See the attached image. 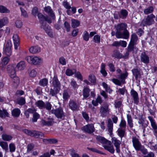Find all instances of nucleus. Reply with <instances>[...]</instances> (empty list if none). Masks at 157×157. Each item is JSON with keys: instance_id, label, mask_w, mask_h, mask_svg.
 <instances>
[{"instance_id": "f257e3e1", "label": "nucleus", "mask_w": 157, "mask_h": 157, "mask_svg": "<svg viewBox=\"0 0 157 157\" xmlns=\"http://www.w3.org/2000/svg\"><path fill=\"white\" fill-rule=\"evenodd\" d=\"M127 25L124 23L118 24L115 27L116 29V36L117 38L128 39L129 33L127 30Z\"/></svg>"}, {"instance_id": "f03ea898", "label": "nucleus", "mask_w": 157, "mask_h": 157, "mask_svg": "<svg viewBox=\"0 0 157 157\" xmlns=\"http://www.w3.org/2000/svg\"><path fill=\"white\" fill-rule=\"evenodd\" d=\"M7 70L10 78H13L12 81L14 83L17 84L19 83V79L17 77H16L14 67L12 65H9L7 67Z\"/></svg>"}, {"instance_id": "7ed1b4c3", "label": "nucleus", "mask_w": 157, "mask_h": 157, "mask_svg": "<svg viewBox=\"0 0 157 157\" xmlns=\"http://www.w3.org/2000/svg\"><path fill=\"white\" fill-rule=\"evenodd\" d=\"M155 18V16L153 14L147 15L146 17L143 19L141 22V24L143 26L150 25L154 24V19Z\"/></svg>"}, {"instance_id": "20e7f679", "label": "nucleus", "mask_w": 157, "mask_h": 157, "mask_svg": "<svg viewBox=\"0 0 157 157\" xmlns=\"http://www.w3.org/2000/svg\"><path fill=\"white\" fill-rule=\"evenodd\" d=\"M51 112L59 119H63L65 116L63 109L61 107H59L55 109H53Z\"/></svg>"}, {"instance_id": "39448f33", "label": "nucleus", "mask_w": 157, "mask_h": 157, "mask_svg": "<svg viewBox=\"0 0 157 157\" xmlns=\"http://www.w3.org/2000/svg\"><path fill=\"white\" fill-rule=\"evenodd\" d=\"M25 59L28 63L34 65L39 64L42 62L40 58L34 56H27L25 58Z\"/></svg>"}, {"instance_id": "423d86ee", "label": "nucleus", "mask_w": 157, "mask_h": 157, "mask_svg": "<svg viewBox=\"0 0 157 157\" xmlns=\"http://www.w3.org/2000/svg\"><path fill=\"white\" fill-rule=\"evenodd\" d=\"M138 40V38L137 36L135 34L133 33L131 36V38L130 42L128 45L132 48L136 50H137V48L135 45L137 44Z\"/></svg>"}, {"instance_id": "0eeeda50", "label": "nucleus", "mask_w": 157, "mask_h": 157, "mask_svg": "<svg viewBox=\"0 0 157 157\" xmlns=\"http://www.w3.org/2000/svg\"><path fill=\"white\" fill-rule=\"evenodd\" d=\"M110 109H109L108 105L107 104L104 105L101 107L100 109V113L101 116L102 117H106L109 114Z\"/></svg>"}, {"instance_id": "6e6552de", "label": "nucleus", "mask_w": 157, "mask_h": 157, "mask_svg": "<svg viewBox=\"0 0 157 157\" xmlns=\"http://www.w3.org/2000/svg\"><path fill=\"white\" fill-rule=\"evenodd\" d=\"M12 46V45L11 41L10 40H8L4 50V54L7 56H10L11 55L12 51L11 48Z\"/></svg>"}, {"instance_id": "1a4fd4ad", "label": "nucleus", "mask_w": 157, "mask_h": 157, "mask_svg": "<svg viewBox=\"0 0 157 157\" xmlns=\"http://www.w3.org/2000/svg\"><path fill=\"white\" fill-rule=\"evenodd\" d=\"M82 130L85 132L91 134L95 131V128L93 124H88L83 126Z\"/></svg>"}, {"instance_id": "9d476101", "label": "nucleus", "mask_w": 157, "mask_h": 157, "mask_svg": "<svg viewBox=\"0 0 157 157\" xmlns=\"http://www.w3.org/2000/svg\"><path fill=\"white\" fill-rule=\"evenodd\" d=\"M111 140L112 143L116 147V152L119 153L120 152V146L121 144V141L115 137L112 138Z\"/></svg>"}, {"instance_id": "9b49d317", "label": "nucleus", "mask_w": 157, "mask_h": 157, "mask_svg": "<svg viewBox=\"0 0 157 157\" xmlns=\"http://www.w3.org/2000/svg\"><path fill=\"white\" fill-rule=\"evenodd\" d=\"M132 142L133 146L135 149L136 151H139L140 148V147L142 145L138 139L135 136L132 137Z\"/></svg>"}, {"instance_id": "f8f14e48", "label": "nucleus", "mask_w": 157, "mask_h": 157, "mask_svg": "<svg viewBox=\"0 0 157 157\" xmlns=\"http://www.w3.org/2000/svg\"><path fill=\"white\" fill-rule=\"evenodd\" d=\"M116 72L117 74H120L117 75V77L118 78L121 80V81L124 80L128 77V73L127 71H126L125 73H122L121 70L119 68L117 69Z\"/></svg>"}, {"instance_id": "ddd939ff", "label": "nucleus", "mask_w": 157, "mask_h": 157, "mask_svg": "<svg viewBox=\"0 0 157 157\" xmlns=\"http://www.w3.org/2000/svg\"><path fill=\"white\" fill-rule=\"evenodd\" d=\"M130 94L134 104L137 105L139 102V98L137 93L133 89L131 90Z\"/></svg>"}, {"instance_id": "4468645a", "label": "nucleus", "mask_w": 157, "mask_h": 157, "mask_svg": "<svg viewBox=\"0 0 157 157\" xmlns=\"http://www.w3.org/2000/svg\"><path fill=\"white\" fill-rule=\"evenodd\" d=\"M52 86L54 88H56L60 89L61 84L58 79L56 75H54L52 83Z\"/></svg>"}, {"instance_id": "2eb2a0df", "label": "nucleus", "mask_w": 157, "mask_h": 157, "mask_svg": "<svg viewBox=\"0 0 157 157\" xmlns=\"http://www.w3.org/2000/svg\"><path fill=\"white\" fill-rule=\"evenodd\" d=\"M41 124L43 126H51L54 123L53 119L52 118H48L46 120H42L40 121Z\"/></svg>"}, {"instance_id": "dca6fc26", "label": "nucleus", "mask_w": 157, "mask_h": 157, "mask_svg": "<svg viewBox=\"0 0 157 157\" xmlns=\"http://www.w3.org/2000/svg\"><path fill=\"white\" fill-rule=\"evenodd\" d=\"M109 144L106 143L103 146L104 148L110 153L113 154L115 151V150L113 146L112 145L111 142L109 141Z\"/></svg>"}, {"instance_id": "f3484780", "label": "nucleus", "mask_w": 157, "mask_h": 157, "mask_svg": "<svg viewBox=\"0 0 157 157\" xmlns=\"http://www.w3.org/2000/svg\"><path fill=\"white\" fill-rule=\"evenodd\" d=\"M14 67L15 72L19 70H21L24 69L25 67V63L24 61H21L18 63L16 66L15 65H12Z\"/></svg>"}, {"instance_id": "a211bd4d", "label": "nucleus", "mask_w": 157, "mask_h": 157, "mask_svg": "<svg viewBox=\"0 0 157 157\" xmlns=\"http://www.w3.org/2000/svg\"><path fill=\"white\" fill-rule=\"evenodd\" d=\"M44 11L47 13L48 15L51 16L53 19L55 18V15L53 10L50 6L45 7L44 8Z\"/></svg>"}, {"instance_id": "6ab92c4d", "label": "nucleus", "mask_w": 157, "mask_h": 157, "mask_svg": "<svg viewBox=\"0 0 157 157\" xmlns=\"http://www.w3.org/2000/svg\"><path fill=\"white\" fill-rule=\"evenodd\" d=\"M140 59L141 62L145 64H148L149 62V58L145 52H142L140 56Z\"/></svg>"}, {"instance_id": "aec40b11", "label": "nucleus", "mask_w": 157, "mask_h": 157, "mask_svg": "<svg viewBox=\"0 0 157 157\" xmlns=\"http://www.w3.org/2000/svg\"><path fill=\"white\" fill-rule=\"evenodd\" d=\"M69 105L70 108L73 111L77 110L79 109L78 105L73 100H70Z\"/></svg>"}, {"instance_id": "412c9836", "label": "nucleus", "mask_w": 157, "mask_h": 157, "mask_svg": "<svg viewBox=\"0 0 157 157\" xmlns=\"http://www.w3.org/2000/svg\"><path fill=\"white\" fill-rule=\"evenodd\" d=\"M127 51L123 56H122V58L127 59L128 58L129 56L130 52H134L135 49L129 46L127 47L126 48Z\"/></svg>"}, {"instance_id": "4be33fe9", "label": "nucleus", "mask_w": 157, "mask_h": 157, "mask_svg": "<svg viewBox=\"0 0 157 157\" xmlns=\"http://www.w3.org/2000/svg\"><path fill=\"white\" fill-rule=\"evenodd\" d=\"M13 40L15 49H17L19 45V39L18 36L17 34H14L13 37Z\"/></svg>"}, {"instance_id": "5701e85b", "label": "nucleus", "mask_w": 157, "mask_h": 157, "mask_svg": "<svg viewBox=\"0 0 157 157\" xmlns=\"http://www.w3.org/2000/svg\"><path fill=\"white\" fill-rule=\"evenodd\" d=\"M41 28L44 29L46 33L51 37L53 36V33L52 31V30L46 26V25H41Z\"/></svg>"}, {"instance_id": "b1692460", "label": "nucleus", "mask_w": 157, "mask_h": 157, "mask_svg": "<svg viewBox=\"0 0 157 157\" xmlns=\"http://www.w3.org/2000/svg\"><path fill=\"white\" fill-rule=\"evenodd\" d=\"M128 14V11L126 10L122 9L120 11L118 15L120 18L122 19H124L126 18Z\"/></svg>"}, {"instance_id": "393cba45", "label": "nucleus", "mask_w": 157, "mask_h": 157, "mask_svg": "<svg viewBox=\"0 0 157 157\" xmlns=\"http://www.w3.org/2000/svg\"><path fill=\"white\" fill-rule=\"evenodd\" d=\"M96 139L98 141L104 145H105L106 143L109 144L110 143L109 141L100 136H97Z\"/></svg>"}, {"instance_id": "a878e982", "label": "nucleus", "mask_w": 157, "mask_h": 157, "mask_svg": "<svg viewBox=\"0 0 157 157\" xmlns=\"http://www.w3.org/2000/svg\"><path fill=\"white\" fill-rule=\"evenodd\" d=\"M37 17L40 22L41 24V25H46V23L45 22V20L46 17L44 16L42 13H40L38 14Z\"/></svg>"}, {"instance_id": "bb28decb", "label": "nucleus", "mask_w": 157, "mask_h": 157, "mask_svg": "<svg viewBox=\"0 0 157 157\" xmlns=\"http://www.w3.org/2000/svg\"><path fill=\"white\" fill-rule=\"evenodd\" d=\"M90 90L87 87H84L82 90L83 96L84 98H86L90 95Z\"/></svg>"}, {"instance_id": "cd10ccee", "label": "nucleus", "mask_w": 157, "mask_h": 157, "mask_svg": "<svg viewBox=\"0 0 157 157\" xmlns=\"http://www.w3.org/2000/svg\"><path fill=\"white\" fill-rule=\"evenodd\" d=\"M113 124L111 119H109L108 120L107 127L108 131L110 134H111L113 132Z\"/></svg>"}, {"instance_id": "c85d7f7f", "label": "nucleus", "mask_w": 157, "mask_h": 157, "mask_svg": "<svg viewBox=\"0 0 157 157\" xmlns=\"http://www.w3.org/2000/svg\"><path fill=\"white\" fill-rule=\"evenodd\" d=\"M117 134L122 140V137L124 136L125 134V129H122L121 128H119L117 130Z\"/></svg>"}, {"instance_id": "c756f323", "label": "nucleus", "mask_w": 157, "mask_h": 157, "mask_svg": "<svg viewBox=\"0 0 157 157\" xmlns=\"http://www.w3.org/2000/svg\"><path fill=\"white\" fill-rule=\"evenodd\" d=\"M9 114L6 109H0V117L2 118H5L9 117Z\"/></svg>"}, {"instance_id": "7c9ffc66", "label": "nucleus", "mask_w": 157, "mask_h": 157, "mask_svg": "<svg viewBox=\"0 0 157 157\" xmlns=\"http://www.w3.org/2000/svg\"><path fill=\"white\" fill-rule=\"evenodd\" d=\"M30 52L35 53L40 52V48L38 46H34L31 47L29 49Z\"/></svg>"}, {"instance_id": "2f4dec72", "label": "nucleus", "mask_w": 157, "mask_h": 157, "mask_svg": "<svg viewBox=\"0 0 157 157\" xmlns=\"http://www.w3.org/2000/svg\"><path fill=\"white\" fill-rule=\"evenodd\" d=\"M21 113L20 110L18 108L13 109L11 112L12 115L15 117H18Z\"/></svg>"}, {"instance_id": "473e14b6", "label": "nucleus", "mask_w": 157, "mask_h": 157, "mask_svg": "<svg viewBox=\"0 0 157 157\" xmlns=\"http://www.w3.org/2000/svg\"><path fill=\"white\" fill-rule=\"evenodd\" d=\"M112 56L115 58L120 59L122 57V55L117 50L113 51Z\"/></svg>"}, {"instance_id": "72a5a7b5", "label": "nucleus", "mask_w": 157, "mask_h": 157, "mask_svg": "<svg viewBox=\"0 0 157 157\" xmlns=\"http://www.w3.org/2000/svg\"><path fill=\"white\" fill-rule=\"evenodd\" d=\"M8 22V19L6 17L0 19V29Z\"/></svg>"}, {"instance_id": "f704fd0d", "label": "nucleus", "mask_w": 157, "mask_h": 157, "mask_svg": "<svg viewBox=\"0 0 157 157\" xmlns=\"http://www.w3.org/2000/svg\"><path fill=\"white\" fill-rule=\"evenodd\" d=\"M154 10V8L152 6H150L146 9H144V12L145 14L147 15L152 13Z\"/></svg>"}, {"instance_id": "c9c22d12", "label": "nucleus", "mask_w": 157, "mask_h": 157, "mask_svg": "<svg viewBox=\"0 0 157 157\" xmlns=\"http://www.w3.org/2000/svg\"><path fill=\"white\" fill-rule=\"evenodd\" d=\"M105 64L103 63H102L101 65V69L100 71L101 73L104 77H105L107 75V73L105 69Z\"/></svg>"}, {"instance_id": "e433bc0d", "label": "nucleus", "mask_w": 157, "mask_h": 157, "mask_svg": "<svg viewBox=\"0 0 157 157\" xmlns=\"http://www.w3.org/2000/svg\"><path fill=\"white\" fill-rule=\"evenodd\" d=\"M71 26L73 28H75L78 27L80 25V22L75 19H72L71 20Z\"/></svg>"}, {"instance_id": "4c0bfd02", "label": "nucleus", "mask_w": 157, "mask_h": 157, "mask_svg": "<svg viewBox=\"0 0 157 157\" xmlns=\"http://www.w3.org/2000/svg\"><path fill=\"white\" fill-rule=\"evenodd\" d=\"M148 118L151 122V126L153 128V129H157V125L153 118L151 116H148Z\"/></svg>"}, {"instance_id": "58836bf2", "label": "nucleus", "mask_w": 157, "mask_h": 157, "mask_svg": "<svg viewBox=\"0 0 157 157\" xmlns=\"http://www.w3.org/2000/svg\"><path fill=\"white\" fill-rule=\"evenodd\" d=\"M127 118L128 124L130 128L133 127L132 119L130 115L127 114Z\"/></svg>"}, {"instance_id": "ea45409f", "label": "nucleus", "mask_w": 157, "mask_h": 157, "mask_svg": "<svg viewBox=\"0 0 157 157\" xmlns=\"http://www.w3.org/2000/svg\"><path fill=\"white\" fill-rule=\"evenodd\" d=\"M35 104L37 107L41 109L44 108L45 103L42 100L37 101L36 102Z\"/></svg>"}, {"instance_id": "a19ab883", "label": "nucleus", "mask_w": 157, "mask_h": 157, "mask_svg": "<svg viewBox=\"0 0 157 157\" xmlns=\"http://www.w3.org/2000/svg\"><path fill=\"white\" fill-rule=\"evenodd\" d=\"M138 123L141 125L142 128L143 129L144 132L145 130V128L147 126V124L146 123L145 121L142 119L139 120Z\"/></svg>"}, {"instance_id": "79ce46f5", "label": "nucleus", "mask_w": 157, "mask_h": 157, "mask_svg": "<svg viewBox=\"0 0 157 157\" xmlns=\"http://www.w3.org/2000/svg\"><path fill=\"white\" fill-rule=\"evenodd\" d=\"M60 90V89L56 88L53 87V89L51 88L50 90V94L53 96L58 93Z\"/></svg>"}, {"instance_id": "37998d69", "label": "nucleus", "mask_w": 157, "mask_h": 157, "mask_svg": "<svg viewBox=\"0 0 157 157\" xmlns=\"http://www.w3.org/2000/svg\"><path fill=\"white\" fill-rule=\"evenodd\" d=\"M132 71L136 79H137L140 76V72L137 69H133L132 70Z\"/></svg>"}, {"instance_id": "c03bdc74", "label": "nucleus", "mask_w": 157, "mask_h": 157, "mask_svg": "<svg viewBox=\"0 0 157 157\" xmlns=\"http://www.w3.org/2000/svg\"><path fill=\"white\" fill-rule=\"evenodd\" d=\"M2 137L4 140L6 141H9L11 140L12 138V137L11 136L6 134H2Z\"/></svg>"}, {"instance_id": "a18cd8bd", "label": "nucleus", "mask_w": 157, "mask_h": 157, "mask_svg": "<svg viewBox=\"0 0 157 157\" xmlns=\"http://www.w3.org/2000/svg\"><path fill=\"white\" fill-rule=\"evenodd\" d=\"M76 72L75 69L71 70L69 69H67L66 71L65 74L68 76H70L73 75Z\"/></svg>"}, {"instance_id": "49530a36", "label": "nucleus", "mask_w": 157, "mask_h": 157, "mask_svg": "<svg viewBox=\"0 0 157 157\" xmlns=\"http://www.w3.org/2000/svg\"><path fill=\"white\" fill-rule=\"evenodd\" d=\"M48 83V80L46 78H43L40 80L39 82V84L40 85L44 86H46Z\"/></svg>"}, {"instance_id": "de8ad7c7", "label": "nucleus", "mask_w": 157, "mask_h": 157, "mask_svg": "<svg viewBox=\"0 0 157 157\" xmlns=\"http://www.w3.org/2000/svg\"><path fill=\"white\" fill-rule=\"evenodd\" d=\"M24 132L27 135L31 136H33L35 131H31L27 129H25L23 130Z\"/></svg>"}, {"instance_id": "09e8293b", "label": "nucleus", "mask_w": 157, "mask_h": 157, "mask_svg": "<svg viewBox=\"0 0 157 157\" xmlns=\"http://www.w3.org/2000/svg\"><path fill=\"white\" fill-rule=\"evenodd\" d=\"M44 135V134L42 132L35 131L33 137L36 138H40L42 137Z\"/></svg>"}, {"instance_id": "8fccbe9b", "label": "nucleus", "mask_w": 157, "mask_h": 157, "mask_svg": "<svg viewBox=\"0 0 157 157\" xmlns=\"http://www.w3.org/2000/svg\"><path fill=\"white\" fill-rule=\"evenodd\" d=\"M82 36L83 39L84 40L87 41L89 40V34L87 31H85L83 32Z\"/></svg>"}, {"instance_id": "3c124183", "label": "nucleus", "mask_w": 157, "mask_h": 157, "mask_svg": "<svg viewBox=\"0 0 157 157\" xmlns=\"http://www.w3.org/2000/svg\"><path fill=\"white\" fill-rule=\"evenodd\" d=\"M40 115L37 113L36 112L33 114V118L32 119V121L33 122H36L38 119L40 118Z\"/></svg>"}, {"instance_id": "603ef678", "label": "nucleus", "mask_w": 157, "mask_h": 157, "mask_svg": "<svg viewBox=\"0 0 157 157\" xmlns=\"http://www.w3.org/2000/svg\"><path fill=\"white\" fill-rule=\"evenodd\" d=\"M10 10L7 8L2 6H0V12L1 13H9Z\"/></svg>"}, {"instance_id": "864d4df0", "label": "nucleus", "mask_w": 157, "mask_h": 157, "mask_svg": "<svg viewBox=\"0 0 157 157\" xmlns=\"http://www.w3.org/2000/svg\"><path fill=\"white\" fill-rule=\"evenodd\" d=\"M0 146L4 150H7L8 148L7 143L5 142H0Z\"/></svg>"}, {"instance_id": "5fc2aeb1", "label": "nucleus", "mask_w": 157, "mask_h": 157, "mask_svg": "<svg viewBox=\"0 0 157 157\" xmlns=\"http://www.w3.org/2000/svg\"><path fill=\"white\" fill-rule=\"evenodd\" d=\"M112 82L115 84L121 86V82H123L124 83L125 81L123 80L122 81H120L119 79L116 78H113L112 79Z\"/></svg>"}, {"instance_id": "6e6d98bb", "label": "nucleus", "mask_w": 157, "mask_h": 157, "mask_svg": "<svg viewBox=\"0 0 157 157\" xmlns=\"http://www.w3.org/2000/svg\"><path fill=\"white\" fill-rule=\"evenodd\" d=\"M70 85L74 89H77L78 88V85L75 81L72 80L70 83Z\"/></svg>"}, {"instance_id": "4d7b16f0", "label": "nucleus", "mask_w": 157, "mask_h": 157, "mask_svg": "<svg viewBox=\"0 0 157 157\" xmlns=\"http://www.w3.org/2000/svg\"><path fill=\"white\" fill-rule=\"evenodd\" d=\"M108 65L109 68V71L110 72H114L115 71L114 65L113 63H108Z\"/></svg>"}, {"instance_id": "13d9d810", "label": "nucleus", "mask_w": 157, "mask_h": 157, "mask_svg": "<svg viewBox=\"0 0 157 157\" xmlns=\"http://www.w3.org/2000/svg\"><path fill=\"white\" fill-rule=\"evenodd\" d=\"M89 80L91 83H95L96 81L95 77L93 75H89Z\"/></svg>"}, {"instance_id": "bf43d9fd", "label": "nucleus", "mask_w": 157, "mask_h": 157, "mask_svg": "<svg viewBox=\"0 0 157 157\" xmlns=\"http://www.w3.org/2000/svg\"><path fill=\"white\" fill-rule=\"evenodd\" d=\"M52 108V105L48 102H47L46 103H45L44 107V108H45L48 110H50Z\"/></svg>"}, {"instance_id": "052dcab7", "label": "nucleus", "mask_w": 157, "mask_h": 157, "mask_svg": "<svg viewBox=\"0 0 157 157\" xmlns=\"http://www.w3.org/2000/svg\"><path fill=\"white\" fill-rule=\"evenodd\" d=\"M25 103V98L21 97L18 100V103L20 105H23Z\"/></svg>"}, {"instance_id": "680f3d73", "label": "nucleus", "mask_w": 157, "mask_h": 157, "mask_svg": "<svg viewBox=\"0 0 157 157\" xmlns=\"http://www.w3.org/2000/svg\"><path fill=\"white\" fill-rule=\"evenodd\" d=\"M64 27L67 32L70 31L71 27L67 21H65L64 23Z\"/></svg>"}, {"instance_id": "e2e57ef3", "label": "nucleus", "mask_w": 157, "mask_h": 157, "mask_svg": "<svg viewBox=\"0 0 157 157\" xmlns=\"http://www.w3.org/2000/svg\"><path fill=\"white\" fill-rule=\"evenodd\" d=\"M29 76L32 77H35L37 74V72L34 69L32 70L29 72Z\"/></svg>"}, {"instance_id": "0e129e2a", "label": "nucleus", "mask_w": 157, "mask_h": 157, "mask_svg": "<svg viewBox=\"0 0 157 157\" xmlns=\"http://www.w3.org/2000/svg\"><path fill=\"white\" fill-rule=\"evenodd\" d=\"M94 40L95 43H99L100 41V36L98 35H95L94 37Z\"/></svg>"}, {"instance_id": "69168bd1", "label": "nucleus", "mask_w": 157, "mask_h": 157, "mask_svg": "<svg viewBox=\"0 0 157 157\" xmlns=\"http://www.w3.org/2000/svg\"><path fill=\"white\" fill-rule=\"evenodd\" d=\"M38 13V8L36 7H34L32 10V14L34 16H36V14Z\"/></svg>"}, {"instance_id": "338daca9", "label": "nucleus", "mask_w": 157, "mask_h": 157, "mask_svg": "<svg viewBox=\"0 0 157 157\" xmlns=\"http://www.w3.org/2000/svg\"><path fill=\"white\" fill-rule=\"evenodd\" d=\"M9 61V59L6 57H5L3 58L2 61V63L4 65H6L7 64Z\"/></svg>"}, {"instance_id": "774afa93", "label": "nucleus", "mask_w": 157, "mask_h": 157, "mask_svg": "<svg viewBox=\"0 0 157 157\" xmlns=\"http://www.w3.org/2000/svg\"><path fill=\"white\" fill-rule=\"evenodd\" d=\"M9 148L10 152H14L15 150V144L13 143H11L9 145Z\"/></svg>"}]
</instances>
